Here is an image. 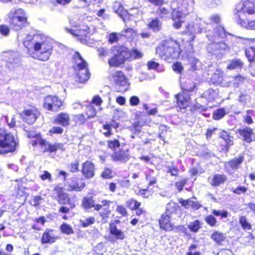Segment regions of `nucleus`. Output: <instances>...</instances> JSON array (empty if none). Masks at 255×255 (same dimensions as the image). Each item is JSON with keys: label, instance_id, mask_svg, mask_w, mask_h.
<instances>
[{"label": "nucleus", "instance_id": "6", "mask_svg": "<svg viewBox=\"0 0 255 255\" xmlns=\"http://www.w3.org/2000/svg\"><path fill=\"white\" fill-rule=\"evenodd\" d=\"M100 204H96L92 197H86L82 200V206L86 209L93 208L94 210L99 211V215L104 222L107 221L111 212L110 206L113 201L107 199L99 201Z\"/></svg>", "mask_w": 255, "mask_h": 255}, {"label": "nucleus", "instance_id": "61", "mask_svg": "<svg viewBox=\"0 0 255 255\" xmlns=\"http://www.w3.org/2000/svg\"><path fill=\"white\" fill-rule=\"evenodd\" d=\"M187 179H182L178 182L175 183V187L178 190L179 192H181L187 182Z\"/></svg>", "mask_w": 255, "mask_h": 255}, {"label": "nucleus", "instance_id": "51", "mask_svg": "<svg viewBox=\"0 0 255 255\" xmlns=\"http://www.w3.org/2000/svg\"><path fill=\"white\" fill-rule=\"evenodd\" d=\"M189 62L192 70H197L200 65L199 60L194 57L189 58Z\"/></svg>", "mask_w": 255, "mask_h": 255}, {"label": "nucleus", "instance_id": "25", "mask_svg": "<svg viewBox=\"0 0 255 255\" xmlns=\"http://www.w3.org/2000/svg\"><path fill=\"white\" fill-rule=\"evenodd\" d=\"M180 203L182 206L184 207L186 209H189L191 208L194 210H198L201 205L197 201H195L192 199H189L186 200L181 199Z\"/></svg>", "mask_w": 255, "mask_h": 255}, {"label": "nucleus", "instance_id": "60", "mask_svg": "<svg viewBox=\"0 0 255 255\" xmlns=\"http://www.w3.org/2000/svg\"><path fill=\"white\" fill-rule=\"evenodd\" d=\"M214 31L215 34L214 36L215 37V39H216V37L222 38L223 33V27L222 26H218L216 27L215 28Z\"/></svg>", "mask_w": 255, "mask_h": 255}, {"label": "nucleus", "instance_id": "38", "mask_svg": "<svg viewBox=\"0 0 255 255\" xmlns=\"http://www.w3.org/2000/svg\"><path fill=\"white\" fill-rule=\"evenodd\" d=\"M150 122V119L145 116H141L136 119V121L134 122L138 126L141 128L142 127L148 125Z\"/></svg>", "mask_w": 255, "mask_h": 255}, {"label": "nucleus", "instance_id": "28", "mask_svg": "<svg viewBox=\"0 0 255 255\" xmlns=\"http://www.w3.org/2000/svg\"><path fill=\"white\" fill-rule=\"evenodd\" d=\"M212 82L215 84H220L223 82V73L221 69H217L211 78Z\"/></svg>", "mask_w": 255, "mask_h": 255}, {"label": "nucleus", "instance_id": "50", "mask_svg": "<svg viewBox=\"0 0 255 255\" xmlns=\"http://www.w3.org/2000/svg\"><path fill=\"white\" fill-rule=\"evenodd\" d=\"M2 121H3L4 122H6L7 124V125L10 128L14 127L15 126L16 124V120L15 118L14 117V116H12L10 118V121H9V117L7 116H4L1 118Z\"/></svg>", "mask_w": 255, "mask_h": 255}, {"label": "nucleus", "instance_id": "16", "mask_svg": "<svg viewBox=\"0 0 255 255\" xmlns=\"http://www.w3.org/2000/svg\"><path fill=\"white\" fill-rule=\"evenodd\" d=\"M113 9L116 13L119 15L125 23L130 20L131 16L127 10L124 9V7L120 2L117 1L114 2Z\"/></svg>", "mask_w": 255, "mask_h": 255}, {"label": "nucleus", "instance_id": "31", "mask_svg": "<svg viewBox=\"0 0 255 255\" xmlns=\"http://www.w3.org/2000/svg\"><path fill=\"white\" fill-rule=\"evenodd\" d=\"M110 233L115 236L117 239L123 240L125 238L124 233L119 229H118L115 224H111L110 226Z\"/></svg>", "mask_w": 255, "mask_h": 255}, {"label": "nucleus", "instance_id": "44", "mask_svg": "<svg viewBox=\"0 0 255 255\" xmlns=\"http://www.w3.org/2000/svg\"><path fill=\"white\" fill-rule=\"evenodd\" d=\"M224 140L226 143V151H228L230 146L233 145V137L231 136L228 132L224 131Z\"/></svg>", "mask_w": 255, "mask_h": 255}, {"label": "nucleus", "instance_id": "29", "mask_svg": "<svg viewBox=\"0 0 255 255\" xmlns=\"http://www.w3.org/2000/svg\"><path fill=\"white\" fill-rule=\"evenodd\" d=\"M57 200L60 204H66L67 202L68 195L61 188L56 189Z\"/></svg>", "mask_w": 255, "mask_h": 255}, {"label": "nucleus", "instance_id": "52", "mask_svg": "<svg viewBox=\"0 0 255 255\" xmlns=\"http://www.w3.org/2000/svg\"><path fill=\"white\" fill-rule=\"evenodd\" d=\"M95 220L94 217H90L83 220L80 221L82 226L83 227H87L95 223Z\"/></svg>", "mask_w": 255, "mask_h": 255}, {"label": "nucleus", "instance_id": "22", "mask_svg": "<svg viewBox=\"0 0 255 255\" xmlns=\"http://www.w3.org/2000/svg\"><path fill=\"white\" fill-rule=\"evenodd\" d=\"M57 238L53 233L52 229H47L43 234L41 239L42 244L53 243L55 242Z\"/></svg>", "mask_w": 255, "mask_h": 255}, {"label": "nucleus", "instance_id": "20", "mask_svg": "<svg viewBox=\"0 0 255 255\" xmlns=\"http://www.w3.org/2000/svg\"><path fill=\"white\" fill-rule=\"evenodd\" d=\"M249 41V47L245 50V54L250 62H253L255 58V38L250 39Z\"/></svg>", "mask_w": 255, "mask_h": 255}, {"label": "nucleus", "instance_id": "19", "mask_svg": "<svg viewBox=\"0 0 255 255\" xmlns=\"http://www.w3.org/2000/svg\"><path fill=\"white\" fill-rule=\"evenodd\" d=\"M66 30L73 34L74 36H77L79 37V40L81 41L82 43H85L87 41L88 37L87 36V34H88V32L87 31V28L86 27L85 29H83L82 30L76 29H70L68 28H65Z\"/></svg>", "mask_w": 255, "mask_h": 255}, {"label": "nucleus", "instance_id": "5", "mask_svg": "<svg viewBox=\"0 0 255 255\" xmlns=\"http://www.w3.org/2000/svg\"><path fill=\"white\" fill-rule=\"evenodd\" d=\"M158 57L169 63L178 58L180 54V45L173 40L163 41L156 48Z\"/></svg>", "mask_w": 255, "mask_h": 255}, {"label": "nucleus", "instance_id": "8", "mask_svg": "<svg viewBox=\"0 0 255 255\" xmlns=\"http://www.w3.org/2000/svg\"><path fill=\"white\" fill-rule=\"evenodd\" d=\"M9 22L12 29L18 31L27 23V17L24 10L21 8H12L7 14Z\"/></svg>", "mask_w": 255, "mask_h": 255}, {"label": "nucleus", "instance_id": "1", "mask_svg": "<svg viewBox=\"0 0 255 255\" xmlns=\"http://www.w3.org/2000/svg\"><path fill=\"white\" fill-rule=\"evenodd\" d=\"M23 45L28 49L31 57L43 62L49 59L53 51L52 40L42 34L27 36Z\"/></svg>", "mask_w": 255, "mask_h": 255}, {"label": "nucleus", "instance_id": "48", "mask_svg": "<svg viewBox=\"0 0 255 255\" xmlns=\"http://www.w3.org/2000/svg\"><path fill=\"white\" fill-rule=\"evenodd\" d=\"M96 113V110L93 105L90 104L88 106H87L86 115L89 119L95 117Z\"/></svg>", "mask_w": 255, "mask_h": 255}, {"label": "nucleus", "instance_id": "62", "mask_svg": "<svg viewBox=\"0 0 255 255\" xmlns=\"http://www.w3.org/2000/svg\"><path fill=\"white\" fill-rule=\"evenodd\" d=\"M63 132V129L61 127H53L49 130V133L52 134H61Z\"/></svg>", "mask_w": 255, "mask_h": 255}, {"label": "nucleus", "instance_id": "15", "mask_svg": "<svg viewBox=\"0 0 255 255\" xmlns=\"http://www.w3.org/2000/svg\"><path fill=\"white\" fill-rule=\"evenodd\" d=\"M68 190L81 191L85 186L83 181L76 177H73L67 180L66 182Z\"/></svg>", "mask_w": 255, "mask_h": 255}, {"label": "nucleus", "instance_id": "39", "mask_svg": "<svg viewBox=\"0 0 255 255\" xmlns=\"http://www.w3.org/2000/svg\"><path fill=\"white\" fill-rule=\"evenodd\" d=\"M202 224L200 221L196 220L194 222H190L188 225V227L191 231L196 233L201 228Z\"/></svg>", "mask_w": 255, "mask_h": 255}, {"label": "nucleus", "instance_id": "10", "mask_svg": "<svg viewBox=\"0 0 255 255\" xmlns=\"http://www.w3.org/2000/svg\"><path fill=\"white\" fill-rule=\"evenodd\" d=\"M115 88L118 92H124L128 90L129 84L127 78L121 71H117L112 75Z\"/></svg>", "mask_w": 255, "mask_h": 255}, {"label": "nucleus", "instance_id": "14", "mask_svg": "<svg viewBox=\"0 0 255 255\" xmlns=\"http://www.w3.org/2000/svg\"><path fill=\"white\" fill-rule=\"evenodd\" d=\"M177 106L181 109H185L191 103L190 95L181 92L176 96Z\"/></svg>", "mask_w": 255, "mask_h": 255}, {"label": "nucleus", "instance_id": "42", "mask_svg": "<svg viewBox=\"0 0 255 255\" xmlns=\"http://www.w3.org/2000/svg\"><path fill=\"white\" fill-rule=\"evenodd\" d=\"M177 206V205L173 202H169L166 205V212L165 214L170 215L171 214L175 213Z\"/></svg>", "mask_w": 255, "mask_h": 255}, {"label": "nucleus", "instance_id": "23", "mask_svg": "<svg viewBox=\"0 0 255 255\" xmlns=\"http://www.w3.org/2000/svg\"><path fill=\"white\" fill-rule=\"evenodd\" d=\"M170 215L163 214L159 220V225L161 229L165 231L172 230V227L170 223Z\"/></svg>", "mask_w": 255, "mask_h": 255}, {"label": "nucleus", "instance_id": "36", "mask_svg": "<svg viewBox=\"0 0 255 255\" xmlns=\"http://www.w3.org/2000/svg\"><path fill=\"white\" fill-rule=\"evenodd\" d=\"M209 182L212 186L216 187L223 182V177L219 174L215 175L213 177H209Z\"/></svg>", "mask_w": 255, "mask_h": 255}, {"label": "nucleus", "instance_id": "32", "mask_svg": "<svg viewBox=\"0 0 255 255\" xmlns=\"http://www.w3.org/2000/svg\"><path fill=\"white\" fill-rule=\"evenodd\" d=\"M244 158L243 156H240L238 158H235L230 160L226 164V167H230L232 169H235L239 167V165L243 162Z\"/></svg>", "mask_w": 255, "mask_h": 255}, {"label": "nucleus", "instance_id": "4", "mask_svg": "<svg viewBox=\"0 0 255 255\" xmlns=\"http://www.w3.org/2000/svg\"><path fill=\"white\" fill-rule=\"evenodd\" d=\"M114 56L108 61L110 66L118 67L124 63L126 60H132L142 58V53L137 49L129 51L123 46L119 45L113 48Z\"/></svg>", "mask_w": 255, "mask_h": 255}, {"label": "nucleus", "instance_id": "7", "mask_svg": "<svg viewBox=\"0 0 255 255\" xmlns=\"http://www.w3.org/2000/svg\"><path fill=\"white\" fill-rule=\"evenodd\" d=\"M18 145V141L12 133L0 128V154L13 152Z\"/></svg>", "mask_w": 255, "mask_h": 255}, {"label": "nucleus", "instance_id": "55", "mask_svg": "<svg viewBox=\"0 0 255 255\" xmlns=\"http://www.w3.org/2000/svg\"><path fill=\"white\" fill-rule=\"evenodd\" d=\"M79 163L78 160L75 161L74 162H71L69 166V170L72 173L76 172L79 171Z\"/></svg>", "mask_w": 255, "mask_h": 255}, {"label": "nucleus", "instance_id": "26", "mask_svg": "<svg viewBox=\"0 0 255 255\" xmlns=\"http://www.w3.org/2000/svg\"><path fill=\"white\" fill-rule=\"evenodd\" d=\"M236 40V37L231 34L226 33L224 31V50H229L233 46L234 42Z\"/></svg>", "mask_w": 255, "mask_h": 255}, {"label": "nucleus", "instance_id": "40", "mask_svg": "<svg viewBox=\"0 0 255 255\" xmlns=\"http://www.w3.org/2000/svg\"><path fill=\"white\" fill-rule=\"evenodd\" d=\"M136 35V31L132 28L127 27L125 28L121 32V35L128 38H132Z\"/></svg>", "mask_w": 255, "mask_h": 255}, {"label": "nucleus", "instance_id": "64", "mask_svg": "<svg viewBox=\"0 0 255 255\" xmlns=\"http://www.w3.org/2000/svg\"><path fill=\"white\" fill-rule=\"evenodd\" d=\"M117 212L123 216L127 215V211L125 207L121 205H118L116 209Z\"/></svg>", "mask_w": 255, "mask_h": 255}, {"label": "nucleus", "instance_id": "53", "mask_svg": "<svg viewBox=\"0 0 255 255\" xmlns=\"http://www.w3.org/2000/svg\"><path fill=\"white\" fill-rule=\"evenodd\" d=\"M204 95L207 97L209 101L214 100L216 96L215 91L212 89H209L204 94Z\"/></svg>", "mask_w": 255, "mask_h": 255}, {"label": "nucleus", "instance_id": "43", "mask_svg": "<svg viewBox=\"0 0 255 255\" xmlns=\"http://www.w3.org/2000/svg\"><path fill=\"white\" fill-rule=\"evenodd\" d=\"M239 223L244 230H250L252 229L251 224L248 222L245 216L240 218Z\"/></svg>", "mask_w": 255, "mask_h": 255}, {"label": "nucleus", "instance_id": "27", "mask_svg": "<svg viewBox=\"0 0 255 255\" xmlns=\"http://www.w3.org/2000/svg\"><path fill=\"white\" fill-rule=\"evenodd\" d=\"M181 87L183 90L182 92L188 94L189 92H193L195 90L196 85L191 80L187 79L181 83Z\"/></svg>", "mask_w": 255, "mask_h": 255}, {"label": "nucleus", "instance_id": "56", "mask_svg": "<svg viewBox=\"0 0 255 255\" xmlns=\"http://www.w3.org/2000/svg\"><path fill=\"white\" fill-rule=\"evenodd\" d=\"M223 117V108L219 109L215 111L213 114V118L214 120H218Z\"/></svg>", "mask_w": 255, "mask_h": 255}, {"label": "nucleus", "instance_id": "54", "mask_svg": "<svg viewBox=\"0 0 255 255\" xmlns=\"http://www.w3.org/2000/svg\"><path fill=\"white\" fill-rule=\"evenodd\" d=\"M129 129L134 134H138L141 132V128L134 122L129 126Z\"/></svg>", "mask_w": 255, "mask_h": 255}, {"label": "nucleus", "instance_id": "3", "mask_svg": "<svg viewBox=\"0 0 255 255\" xmlns=\"http://www.w3.org/2000/svg\"><path fill=\"white\" fill-rule=\"evenodd\" d=\"M236 9L237 23L245 28L255 29V0H246Z\"/></svg>", "mask_w": 255, "mask_h": 255}, {"label": "nucleus", "instance_id": "24", "mask_svg": "<svg viewBox=\"0 0 255 255\" xmlns=\"http://www.w3.org/2000/svg\"><path fill=\"white\" fill-rule=\"evenodd\" d=\"M240 134L243 137V140L250 143L252 141L253 131L250 128L246 127L239 130Z\"/></svg>", "mask_w": 255, "mask_h": 255}, {"label": "nucleus", "instance_id": "59", "mask_svg": "<svg viewBox=\"0 0 255 255\" xmlns=\"http://www.w3.org/2000/svg\"><path fill=\"white\" fill-rule=\"evenodd\" d=\"M39 177L43 181L47 180L50 182L52 181L51 174L47 171H43L42 174H40Z\"/></svg>", "mask_w": 255, "mask_h": 255}, {"label": "nucleus", "instance_id": "13", "mask_svg": "<svg viewBox=\"0 0 255 255\" xmlns=\"http://www.w3.org/2000/svg\"><path fill=\"white\" fill-rule=\"evenodd\" d=\"M39 115L38 110L34 107L25 109L20 114V117L22 120L29 125L33 124Z\"/></svg>", "mask_w": 255, "mask_h": 255}, {"label": "nucleus", "instance_id": "2", "mask_svg": "<svg viewBox=\"0 0 255 255\" xmlns=\"http://www.w3.org/2000/svg\"><path fill=\"white\" fill-rule=\"evenodd\" d=\"M193 0H174L171 3V7L172 12H170L164 7H160L159 15L162 17L170 18L171 16L174 21L173 26L176 29L181 27L183 21L181 20L189 13L190 10L192 9Z\"/></svg>", "mask_w": 255, "mask_h": 255}, {"label": "nucleus", "instance_id": "46", "mask_svg": "<svg viewBox=\"0 0 255 255\" xmlns=\"http://www.w3.org/2000/svg\"><path fill=\"white\" fill-rule=\"evenodd\" d=\"M211 239H213L217 244L222 245L223 241V235L222 233L218 232H215L212 234Z\"/></svg>", "mask_w": 255, "mask_h": 255}, {"label": "nucleus", "instance_id": "58", "mask_svg": "<svg viewBox=\"0 0 255 255\" xmlns=\"http://www.w3.org/2000/svg\"><path fill=\"white\" fill-rule=\"evenodd\" d=\"M205 220L208 225L212 227L215 226L216 224V219L213 215L207 216Z\"/></svg>", "mask_w": 255, "mask_h": 255}, {"label": "nucleus", "instance_id": "63", "mask_svg": "<svg viewBox=\"0 0 255 255\" xmlns=\"http://www.w3.org/2000/svg\"><path fill=\"white\" fill-rule=\"evenodd\" d=\"M143 107L148 115H155L157 113V109L156 108L149 109L146 104H144Z\"/></svg>", "mask_w": 255, "mask_h": 255}, {"label": "nucleus", "instance_id": "33", "mask_svg": "<svg viewBox=\"0 0 255 255\" xmlns=\"http://www.w3.org/2000/svg\"><path fill=\"white\" fill-rule=\"evenodd\" d=\"M223 44V43L222 41H220L218 43H213L211 46V48L212 49H214L212 54L216 55V57L218 58H220L221 57L220 56V55L222 56L223 49H222V45Z\"/></svg>", "mask_w": 255, "mask_h": 255}, {"label": "nucleus", "instance_id": "9", "mask_svg": "<svg viewBox=\"0 0 255 255\" xmlns=\"http://www.w3.org/2000/svg\"><path fill=\"white\" fill-rule=\"evenodd\" d=\"M76 64L75 71L80 83L86 82L90 78V74L86 62L82 59L80 53L76 52L73 56Z\"/></svg>", "mask_w": 255, "mask_h": 255}, {"label": "nucleus", "instance_id": "30", "mask_svg": "<svg viewBox=\"0 0 255 255\" xmlns=\"http://www.w3.org/2000/svg\"><path fill=\"white\" fill-rule=\"evenodd\" d=\"M55 122L62 126H66L69 124V116L67 114L61 113L57 116Z\"/></svg>", "mask_w": 255, "mask_h": 255}, {"label": "nucleus", "instance_id": "37", "mask_svg": "<svg viewBox=\"0 0 255 255\" xmlns=\"http://www.w3.org/2000/svg\"><path fill=\"white\" fill-rule=\"evenodd\" d=\"M116 46H113L110 49H108L107 48L100 47L97 50L98 52V54L100 57L103 59L106 58L107 56H110V54L112 53L114 55V52L113 51V48Z\"/></svg>", "mask_w": 255, "mask_h": 255}, {"label": "nucleus", "instance_id": "47", "mask_svg": "<svg viewBox=\"0 0 255 255\" xmlns=\"http://www.w3.org/2000/svg\"><path fill=\"white\" fill-rule=\"evenodd\" d=\"M61 232L67 235H71L74 233L72 228L67 223H63L60 226Z\"/></svg>", "mask_w": 255, "mask_h": 255}, {"label": "nucleus", "instance_id": "34", "mask_svg": "<svg viewBox=\"0 0 255 255\" xmlns=\"http://www.w3.org/2000/svg\"><path fill=\"white\" fill-rule=\"evenodd\" d=\"M244 63L240 59H234L227 65V68L230 70L241 69Z\"/></svg>", "mask_w": 255, "mask_h": 255}, {"label": "nucleus", "instance_id": "18", "mask_svg": "<svg viewBox=\"0 0 255 255\" xmlns=\"http://www.w3.org/2000/svg\"><path fill=\"white\" fill-rule=\"evenodd\" d=\"M82 172L83 175L87 178L94 175V165L91 161H87L82 165Z\"/></svg>", "mask_w": 255, "mask_h": 255}, {"label": "nucleus", "instance_id": "35", "mask_svg": "<svg viewBox=\"0 0 255 255\" xmlns=\"http://www.w3.org/2000/svg\"><path fill=\"white\" fill-rule=\"evenodd\" d=\"M148 28L154 32L158 31L161 28V23L158 18L152 19L148 24Z\"/></svg>", "mask_w": 255, "mask_h": 255}, {"label": "nucleus", "instance_id": "41", "mask_svg": "<svg viewBox=\"0 0 255 255\" xmlns=\"http://www.w3.org/2000/svg\"><path fill=\"white\" fill-rule=\"evenodd\" d=\"M108 145L109 148L112 149L113 152L116 151L120 147L121 144L119 140L114 139L108 141Z\"/></svg>", "mask_w": 255, "mask_h": 255}, {"label": "nucleus", "instance_id": "49", "mask_svg": "<svg viewBox=\"0 0 255 255\" xmlns=\"http://www.w3.org/2000/svg\"><path fill=\"white\" fill-rule=\"evenodd\" d=\"M89 118L85 115L83 114L76 115L74 117V120L76 123L79 125L84 124L87 121Z\"/></svg>", "mask_w": 255, "mask_h": 255}, {"label": "nucleus", "instance_id": "17", "mask_svg": "<svg viewBox=\"0 0 255 255\" xmlns=\"http://www.w3.org/2000/svg\"><path fill=\"white\" fill-rule=\"evenodd\" d=\"M111 158L115 162L126 163L129 159V155L128 151L120 150L113 152Z\"/></svg>", "mask_w": 255, "mask_h": 255}, {"label": "nucleus", "instance_id": "45", "mask_svg": "<svg viewBox=\"0 0 255 255\" xmlns=\"http://www.w3.org/2000/svg\"><path fill=\"white\" fill-rule=\"evenodd\" d=\"M126 205L131 210H136L140 207L141 203L134 199H130L126 202Z\"/></svg>", "mask_w": 255, "mask_h": 255}, {"label": "nucleus", "instance_id": "57", "mask_svg": "<svg viewBox=\"0 0 255 255\" xmlns=\"http://www.w3.org/2000/svg\"><path fill=\"white\" fill-rule=\"evenodd\" d=\"M172 69L175 72L180 74L183 70V66L180 62H176L172 65Z\"/></svg>", "mask_w": 255, "mask_h": 255}, {"label": "nucleus", "instance_id": "21", "mask_svg": "<svg viewBox=\"0 0 255 255\" xmlns=\"http://www.w3.org/2000/svg\"><path fill=\"white\" fill-rule=\"evenodd\" d=\"M5 57H7L8 62L9 65L8 68L10 69L11 66V65L13 64V67H16L18 65L19 62V55L17 52L10 51L6 52Z\"/></svg>", "mask_w": 255, "mask_h": 255}, {"label": "nucleus", "instance_id": "12", "mask_svg": "<svg viewBox=\"0 0 255 255\" xmlns=\"http://www.w3.org/2000/svg\"><path fill=\"white\" fill-rule=\"evenodd\" d=\"M62 105L61 99L56 96H47L44 99L43 107L48 111L57 112Z\"/></svg>", "mask_w": 255, "mask_h": 255}, {"label": "nucleus", "instance_id": "11", "mask_svg": "<svg viewBox=\"0 0 255 255\" xmlns=\"http://www.w3.org/2000/svg\"><path fill=\"white\" fill-rule=\"evenodd\" d=\"M39 144L44 148V152H55L58 150H60L62 152L65 150L64 147V144L60 142H50L45 139L42 138H37L36 140L33 141L32 145L35 146Z\"/></svg>", "mask_w": 255, "mask_h": 255}]
</instances>
